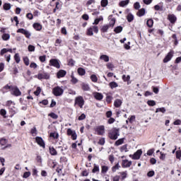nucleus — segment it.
<instances>
[{"label":"nucleus","instance_id":"18","mask_svg":"<svg viewBox=\"0 0 181 181\" xmlns=\"http://www.w3.org/2000/svg\"><path fill=\"white\" fill-rule=\"evenodd\" d=\"M82 90L83 91H90V86L87 83H82L81 84Z\"/></svg>","mask_w":181,"mask_h":181},{"label":"nucleus","instance_id":"59","mask_svg":"<svg viewBox=\"0 0 181 181\" xmlns=\"http://www.w3.org/2000/svg\"><path fill=\"white\" fill-rule=\"evenodd\" d=\"M134 9H139V8H141V4H139V2H136L134 4Z\"/></svg>","mask_w":181,"mask_h":181},{"label":"nucleus","instance_id":"46","mask_svg":"<svg viewBox=\"0 0 181 181\" xmlns=\"http://www.w3.org/2000/svg\"><path fill=\"white\" fill-rule=\"evenodd\" d=\"M108 172V167L106 165L102 166V173H107Z\"/></svg>","mask_w":181,"mask_h":181},{"label":"nucleus","instance_id":"33","mask_svg":"<svg viewBox=\"0 0 181 181\" xmlns=\"http://www.w3.org/2000/svg\"><path fill=\"white\" fill-rule=\"evenodd\" d=\"M146 25L148 28H152V26H153V20L148 19L146 22Z\"/></svg>","mask_w":181,"mask_h":181},{"label":"nucleus","instance_id":"39","mask_svg":"<svg viewBox=\"0 0 181 181\" xmlns=\"http://www.w3.org/2000/svg\"><path fill=\"white\" fill-rule=\"evenodd\" d=\"M103 16H100L99 18H96L93 23V25H98V23H100V22H101V21H103Z\"/></svg>","mask_w":181,"mask_h":181},{"label":"nucleus","instance_id":"24","mask_svg":"<svg viewBox=\"0 0 181 181\" xmlns=\"http://www.w3.org/2000/svg\"><path fill=\"white\" fill-rule=\"evenodd\" d=\"M119 168H121V165H119V163H117L115 164V166H113L112 168V171L113 173L117 172V170H118L119 169Z\"/></svg>","mask_w":181,"mask_h":181},{"label":"nucleus","instance_id":"14","mask_svg":"<svg viewBox=\"0 0 181 181\" xmlns=\"http://www.w3.org/2000/svg\"><path fill=\"white\" fill-rule=\"evenodd\" d=\"M121 105H122V100L120 99H116L114 102V106L116 108H119V107H121Z\"/></svg>","mask_w":181,"mask_h":181},{"label":"nucleus","instance_id":"43","mask_svg":"<svg viewBox=\"0 0 181 181\" xmlns=\"http://www.w3.org/2000/svg\"><path fill=\"white\" fill-rule=\"evenodd\" d=\"M108 5V0H102L101 1V6L105 8Z\"/></svg>","mask_w":181,"mask_h":181},{"label":"nucleus","instance_id":"50","mask_svg":"<svg viewBox=\"0 0 181 181\" xmlns=\"http://www.w3.org/2000/svg\"><path fill=\"white\" fill-rule=\"evenodd\" d=\"M50 136H51V138H54V139H57V138H59V134H57V133H51Z\"/></svg>","mask_w":181,"mask_h":181},{"label":"nucleus","instance_id":"37","mask_svg":"<svg viewBox=\"0 0 181 181\" xmlns=\"http://www.w3.org/2000/svg\"><path fill=\"white\" fill-rule=\"evenodd\" d=\"M86 35H88V36H93V35H94L92 27L87 30Z\"/></svg>","mask_w":181,"mask_h":181},{"label":"nucleus","instance_id":"20","mask_svg":"<svg viewBox=\"0 0 181 181\" xmlns=\"http://www.w3.org/2000/svg\"><path fill=\"white\" fill-rule=\"evenodd\" d=\"M33 28L35 30H42V25L38 23H35L33 24Z\"/></svg>","mask_w":181,"mask_h":181},{"label":"nucleus","instance_id":"44","mask_svg":"<svg viewBox=\"0 0 181 181\" xmlns=\"http://www.w3.org/2000/svg\"><path fill=\"white\" fill-rule=\"evenodd\" d=\"M49 117H51V118H53V119H57V118H59V116L57 115H56V113H50L49 115Z\"/></svg>","mask_w":181,"mask_h":181},{"label":"nucleus","instance_id":"13","mask_svg":"<svg viewBox=\"0 0 181 181\" xmlns=\"http://www.w3.org/2000/svg\"><path fill=\"white\" fill-rule=\"evenodd\" d=\"M36 142L40 145V146H42V148H45V141H43V139L41 137H36Z\"/></svg>","mask_w":181,"mask_h":181},{"label":"nucleus","instance_id":"19","mask_svg":"<svg viewBox=\"0 0 181 181\" xmlns=\"http://www.w3.org/2000/svg\"><path fill=\"white\" fill-rule=\"evenodd\" d=\"M71 82L72 83V84H77V83H78V79L74 77V75L73 74H71Z\"/></svg>","mask_w":181,"mask_h":181},{"label":"nucleus","instance_id":"8","mask_svg":"<svg viewBox=\"0 0 181 181\" xmlns=\"http://www.w3.org/2000/svg\"><path fill=\"white\" fill-rule=\"evenodd\" d=\"M49 66H53L54 67L59 69L60 67V62L58 59H52L49 60Z\"/></svg>","mask_w":181,"mask_h":181},{"label":"nucleus","instance_id":"57","mask_svg":"<svg viewBox=\"0 0 181 181\" xmlns=\"http://www.w3.org/2000/svg\"><path fill=\"white\" fill-rule=\"evenodd\" d=\"M26 18H28V19H30V21H32V19H33V14H32L31 13H28L26 14Z\"/></svg>","mask_w":181,"mask_h":181},{"label":"nucleus","instance_id":"29","mask_svg":"<svg viewBox=\"0 0 181 181\" xmlns=\"http://www.w3.org/2000/svg\"><path fill=\"white\" fill-rule=\"evenodd\" d=\"M108 29H110V25H103L101 28V32H103V33H105V32H107Z\"/></svg>","mask_w":181,"mask_h":181},{"label":"nucleus","instance_id":"11","mask_svg":"<svg viewBox=\"0 0 181 181\" xmlns=\"http://www.w3.org/2000/svg\"><path fill=\"white\" fill-rule=\"evenodd\" d=\"M18 33H22L23 35H25V36L28 38L30 37V33L29 31L23 29V28H20L17 30Z\"/></svg>","mask_w":181,"mask_h":181},{"label":"nucleus","instance_id":"41","mask_svg":"<svg viewBox=\"0 0 181 181\" xmlns=\"http://www.w3.org/2000/svg\"><path fill=\"white\" fill-rule=\"evenodd\" d=\"M10 37H11V35H9V34H3L2 35L3 40H9Z\"/></svg>","mask_w":181,"mask_h":181},{"label":"nucleus","instance_id":"62","mask_svg":"<svg viewBox=\"0 0 181 181\" xmlns=\"http://www.w3.org/2000/svg\"><path fill=\"white\" fill-rule=\"evenodd\" d=\"M109 160L111 163H114V160H115L114 155L109 156Z\"/></svg>","mask_w":181,"mask_h":181},{"label":"nucleus","instance_id":"28","mask_svg":"<svg viewBox=\"0 0 181 181\" xmlns=\"http://www.w3.org/2000/svg\"><path fill=\"white\" fill-rule=\"evenodd\" d=\"M110 87L112 88H117L118 87V83L117 82L112 81L109 83Z\"/></svg>","mask_w":181,"mask_h":181},{"label":"nucleus","instance_id":"6","mask_svg":"<svg viewBox=\"0 0 181 181\" xmlns=\"http://www.w3.org/2000/svg\"><path fill=\"white\" fill-rule=\"evenodd\" d=\"M173 54H175V52H173V50H170L164 58L163 63H168V62H170V60H172V58L173 57Z\"/></svg>","mask_w":181,"mask_h":181},{"label":"nucleus","instance_id":"54","mask_svg":"<svg viewBox=\"0 0 181 181\" xmlns=\"http://www.w3.org/2000/svg\"><path fill=\"white\" fill-rule=\"evenodd\" d=\"M120 175H122V180H124V179H126L127 177V171L120 173Z\"/></svg>","mask_w":181,"mask_h":181},{"label":"nucleus","instance_id":"17","mask_svg":"<svg viewBox=\"0 0 181 181\" xmlns=\"http://www.w3.org/2000/svg\"><path fill=\"white\" fill-rule=\"evenodd\" d=\"M100 60H103V62H105L106 63L110 62V57H108L106 54H103L100 57Z\"/></svg>","mask_w":181,"mask_h":181},{"label":"nucleus","instance_id":"27","mask_svg":"<svg viewBox=\"0 0 181 181\" xmlns=\"http://www.w3.org/2000/svg\"><path fill=\"white\" fill-rule=\"evenodd\" d=\"M124 144V139H119L115 141V145L116 146H119V145H122Z\"/></svg>","mask_w":181,"mask_h":181},{"label":"nucleus","instance_id":"45","mask_svg":"<svg viewBox=\"0 0 181 181\" xmlns=\"http://www.w3.org/2000/svg\"><path fill=\"white\" fill-rule=\"evenodd\" d=\"M42 92V88H40V87H37V90L34 92L35 95H39V94H40V93Z\"/></svg>","mask_w":181,"mask_h":181},{"label":"nucleus","instance_id":"2","mask_svg":"<svg viewBox=\"0 0 181 181\" xmlns=\"http://www.w3.org/2000/svg\"><path fill=\"white\" fill-rule=\"evenodd\" d=\"M52 93L55 97H60V95H63V93H64V90L60 88V86H57L53 88Z\"/></svg>","mask_w":181,"mask_h":181},{"label":"nucleus","instance_id":"48","mask_svg":"<svg viewBox=\"0 0 181 181\" xmlns=\"http://www.w3.org/2000/svg\"><path fill=\"white\" fill-rule=\"evenodd\" d=\"M0 114L2 115V117H4V118H6V110H5V109H1L0 110Z\"/></svg>","mask_w":181,"mask_h":181},{"label":"nucleus","instance_id":"38","mask_svg":"<svg viewBox=\"0 0 181 181\" xmlns=\"http://www.w3.org/2000/svg\"><path fill=\"white\" fill-rule=\"evenodd\" d=\"M127 19L128 22H132V21H134V15L129 13L127 16Z\"/></svg>","mask_w":181,"mask_h":181},{"label":"nucleus","instance_id":"32","mask_svg":"<svg viewBox=\"0 0 181 181\" xmlns=\"http://www.w3.org/2000/svg\"><path fill=\"white\" fill-rule=\"evenodd\" d=\"M138 16H144L145 15V8H141L137 13Z\"/></svg>","mask_w":181,"mask_h":181},{"label":"nucleus","instance_id":"58","mask_svg":"<svg viewBox=\"0 0 181 181\" xmlns=\"http://www.w3.org/2000/svg\"><path fill=\"white\" fill-rule=\"evenodd\" d=\"M106 66L107 68L110 70H112V69L114 68V64H112V63H107Z\"/></svg>","mask_w":181,"mask_h":181},{"label":"nucleus","instance_id":"40","mask_svg":"<svg viewBox=\"0 0 181 181\" xmlns=\"http://www.w3.org/2000/svg\"><path fill=\"white\" fill-rule=\"evenodd\" d=\"M115 33H121L122 32V27L117 26L116 28H115Z\"/></svg>","mask_w":181,"mask_h":181},{"label":"nucleus","instance_id":"7","mask_svg":"<svg viewBox=\"0 0 181 181\" xmlns=\"http://www.w3.org/2000/svg\"><path fill=\"white\" fill-rule=\"evenodd\" d=\"M95 132L98 135H104L105 134V128L104 126H98L95 129Z\"/></svg>","mask_w":181,"mask_h":181},{"label":"nucleus","instance_id":"60","mask_svg":"<svg viewBox=\"0 0 181 181\" xmlns=\"http://www.w3.org/2000/svg\"><path fill=\"white\" fill-rule=\"evenodd\" d=\"M106 101H107V103H111V101H112V96H111V95H107V96L106 97Z\"/></svg>","mask_w":181,"mask_h":181},{"label":"nucleus","instance_id":"5","mask_svg":"<svg viewBox=\"0 0 181 181\" xmlns=\"http://www.w3.org/2000/svg\"><path fill=\"white\" fill-rule=\"evenodd\" d=\"M11 94L13 95H15L16 97H19V95H21L22 93L18 88V86H13L11 89Z\"/></svg>","mask_w":181,"mask_h":181},{"label":"nucleus","instance_id":"55","mask_svg":"<svg viewBox=\"0 0 181 181\" xmlns=\"http://www.w3.org/2000/svg\"><path fill=\"white\" fill-rule=\"evenodd\" d=\"M29 176H30V172H25L24 173L23 177H24L25 179H28Z\"/></svg>","mask_w":181,"mask_h":181},{"label":"nucleus","instance_id":"23","mask_svg":"<svg viewBox=\"0 0 181 181\" xmlns=\"http://www.w3.org/2000/svg\"><path fill=\"white\" fill-rule=\"evenodd\" d=\"M94 97L96 100H100L103 98V94L97 92L94 93Z\"/></svg>","mask_w":181,"mask_h":181},{"label":"nucleus","instance_id":"49","mask_svg":"<svg viewBox=\"0 0 181 181\" xmlns=\"http://www.w3.org/2000/svg\"><path fill=\"white\" fill-rule=\"evenodd\" d=\"M131 78V76H129V75L127 76L125 75L122 76V80L124 81H129V79Z\"/></svg>","mask_w":181,"mask_h":181},{"label":"nucleus","instance_id":"56","mask_svg":"<svg viewBox=\"0 0 181 181\" xmlns=\"http://www.w3.org/2000/svg\"><path fill=\"white\" fill-rule=\"evenodd\" d=\"M99 145H104V144H105V139L104 138H101L98 143Z\"/></svg>","mask_w":181,"mask_h":181},{"label":"nucleus","instance_id":"51","mask_svg":"<svg viewBox=\"0 0 181 181\" xmlns=\"http://www.w3.org/2000/svg\"><path fill=\"white\" fill-rule=\"evenodd\" d=\"M115 25V18H112L110 20L109 26H111L112 28H114Z\"/></svg>","mask_w":181,"mask_h":181},{"label":"nucleus","instance_id":"64","mask_svg":"<svg viewBox=\"0 0 181 181\" xmlns=\"http://www.w3.org/2000/svg\"><path fill=\"white\" fill-rule=\"evenodd\" d=\"M62 43V40L57 39L55 41V46H60V44Z\"/></svg>","mask_w":181,"mask_h":181},{"label":"nucleus","instance_id":"12","mask_svg":"<svg viewBox=\"0 0 181 181\" xmlns=\"http://www.w3.org/2000/svg\"><path fill=\"white\" fill-rule=\"evenodd\" d=\"M132 165V161L128 160H123L122 163V168H129Z\"/></svg>","mask_w":181,"mask_h":181},{"label":"nucleus","instance_id":"42","mask_svg":"<svg viewBox=\"0 0 181 181\" xmlns=\"http://www.w3.org/2000/svg\"><path fill=\"white\" fill-rule=\"evenodd\" d=\"M90 79L92 81H93V83H97V81H98L97 76H95V74L90 76Z\"/></svg>","mask_w":181,"mask_h":181},{"label":"nucleus","instance_id":"63","mask_svg":"<svg viewBox=\"0 0 181 181\" xmlns=\"http://www.w3.org/2000/svg\"><path fill=\"white\" fill-rule=\"evenodd\" d=\"M28 51L29 52H35V46L30 45L28 46Z\"/></svg>","mask_w":181,"mask_h":181},{"label":"nucleus","instance_id":"34","mask_svg":"<svg viewBox=\"0 0 181 181\" xmlns=\"http://www.w3.org/2000/svg\"><path fill=\"white\" fill-rule=\"evenodd\" d=\"M3 8L4 11H9L11 9V4L6 3L4 4Z\"/></svg>","mask_w":181,"mask_h":181},{"label":"nucleus","instance_id":"36","mask_svg":"<svg viewBox=\"0 0 181 181\" xmlns=\"http://www.w3.org/2000/svg\"><path fill=\"white\" fill-rule=\"evenodd\" d=\"M6 144H8V140L6 139H0V144L1 146H5Z\"/></svg>","mask_w":181,"mask_h":181},{"label":"nucleus","instance_id":"10","mask_svg":"<svg viewBox=\"0 0 181 181\" xmlns=\"http://www.w3.org/2000/svg\"><path fill=\"white\" fill-rule=\"evenodd\" d=\"M67 134L68 135H70L74 141L75 139H77V134H76V131L71 130V129H67Z\"/></svg>","mask_w":181,"mask_h":181},{"label":"nucleus","instance_id":"21","mask_svg":"<svg viewBox=\"0 0 181 181\" xmlns=\"http://www.w3.org/2000/svg\"><path fill=\"white\" fill-rule=\"evenodd\" d=\"M49 153L52 156H56V155H57V151L53 147H49Z\"/></svg>","mask_w":181,"mask_h":181},{"label":"nucleus","instance_id":"53","mask_svg":"<svg viewBox=\"0 0 181 181\" xmlns=\"http://www.w3.org/2000/svg\"><path fill=\"white\" fill-rule=\"evenodd\" d=\"M93 32H95V33H98V27L95 25L91 26Z\"/></svg>","mask_w":181,"mask_h":181},{"label":"nucleus","instance_id":"47","mask_svg":"<svg viewBox=\"0 0 181 181\" xmlns=\"http://www.w3.org/2000/svg\"><path fill=\"white\" fill-rule=\"evenodd\" d=\"M14 59L16 63H19V62H21V57H19V54H16L14 56Z\"/></svg>","mask_w":181,"mask_h":181},{"label":"nucleus","instance_id":"26","mask_svg":"<svg viewBox=\"0 0 181 181\" xmlns=\"http://www.w3.org/2000/svg\"><path fill=\"white\" fill-rule=\"evenodd\" d=\"M78 74H79V76H84V74H86V69L83 68H78Z\"/></svg>","mask_w":181,"mask_h":181},{"label":"nucleus","instance_id":"4","mask_svg":"<svg viewBox=\"0 0 181 181\" xmlns=\"http://www.w3.org/2000/svg\"><path fill=\"white\" fill-rule=\"evenodd\" d=\"M75 104H77L80 108H83V105H84V99L82 96H78L75 99Z\"/></svg>","mask_w":181,"mask_h":181},{"label":"nucleus","instance_id":"22","mask_svg":"<svg viewBox=\"0 0 181 181\" xmlns=\"http://www.w3.org/2000/svg\"><path fill=\"white\" fill-rule=\"evenodd\" d=\"M128 4H129V0H124V1H120L119 5V6H122V8H124V6H127Z\"/></svg>","mask_w":181,"mask_h":181},{"label":"nucleus","instance_id":"25","mask_svg":"<svg viewBox=\"0 0 181 181\" xmlns=\"http://www.w3.org/2000/svg\"><path fill=\"white\" fill-rule=\"evenodd\" d=\"M13 88V86H9V85H6L3 87L2 88V91H7V90H10V91H12V88Z\"/></svg>","mask_w":181,"mask_h":181},{"label":"nucleus","instance_id":"31","mask_svg":"<svg viewBox=\"0 0 181 181\" xmlns=\"http://www.w3.org/2000/svg\"><path fill=\"white\" fill-rule=\"evenodd\" d=\"M156 112H162L163 114H165L166 112V109L165 107H159L156 109Z\"/></svg>","mask_w":181,"mask_h":181},{"label":"nucleus","instance_id":"16","mask_svg":"<svg viewBox=\"0 0 181 181\" xmlns=\"http://www.w3.org/2000/svg\"><path fill=\"white\" fill-rule=\"evenodd\" d=\"M66 74V71L60 70L59 72H57V76L58 78H62V77H64Z\"/></svg>","mask_w":181,"mask_h":181},{"label":"nucleus","instance_id":"9","mask_svg":"<svg viewBox=\"0 0 181 181\" xmlns=\"http://www.w3.org/2000/svg\"><path fill=\"white\" fill-rule=\"evenodd\" d=\"M141 155H142V150H138L134 155H129V157L134 160H138L140 159Z\"/></svg>","mask_w":181,"mask_h":181},{"label":"nucleus","instance_id":"30","mask_svg":"<svg viewBox=\"0 0 181 181\" xmlns=\"http://www.w3.org/2000/svg\"><path fill=\"white\" fill-rule=\"evenodd\" d=\"M96 172H100V166L98 165L94 164V168L92 170L93 173H96Z\"/></svg>","mask_w":181,"mask_h":181},{"label":"nucleus","instance_id":"35","mask_svg":"<svg viewBox=\"0 0 181 181\" xmlns=\"http://www.w3.org/2000/svg\"><path fill=\"white\" fill-rule=\"evenodd\" d=\"M147 104L150 107H155V105H156V102H155V100H148Z\"/></svg>","mask_w":181,"mask_h":181},{"label":"nucleus","instance_id":"1","mask_svg":"<svg viewBox=\"0 0 181 181\" xmlns=\"http://www.w3.org/2000/svg\"><path fill=\"white\" fill-rule=\"evenodd\" d=\"M118 136H119V129L113 128L109 132V138L110 139L115 141L116 139H118Z\"/></svg>","mask_w":181,"mask_h":181},{"label":"nucleus","instance_id":"52","mask_svg":"<svg viewBox=\"0 0 181 181\" xmlns=\"http://www.w3.org/2000/svg\"><path fill=\"white\" fill-rule=\"evenodd\" d=\"M23 62L25 66H29V58H28V57L23 58Z\"/></svg>","mask_w":181,"mask_h":181},{"label":"nucleus","instance_id":"61","mask_svg":"<svg viewBox=\"0 0 181 181\" xmlns=\"http://www.w3.org/2000/svg\"><path fill=\"white\" fill-rule=\"evenodd\" d=\"M176 158L177 159H180L181 158V151H176Z\"/></svg>","mask_w":181,"mask_h":181},{"label":"nucleus","instance_id":"3","mask_svg":"<svg viewBox=\"0 0 181 181\" xmlns=\"http://www.w3.org/2000/svg\"><path fill=\"white\" fill-rule=\"evenodd\" d=\"M50 78V75L46 72L40 73L37 74L38 80H49Z\"/></svg>","mask_w":181,"mask_h":181},{"label":"nucleus","instance_id":"15","mask_svg":"<svg viewBox=\"0 0 181 181\" xmlns=\"http://www.w3.org/2000/svg\"><path fill=\"white\" fill-rule=\"evenodd\" d=\"M177 19V18H176L175 15H174V14L168 15V20L170 21V22L171 23H175V22H176Z\"/></svg>","mask_w":181,"mask_h":181}]
</instances>
